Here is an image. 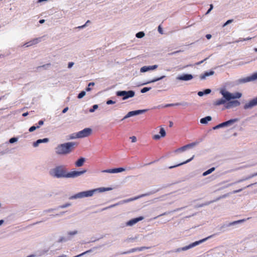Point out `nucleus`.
<instances>
[{"label":"nucleus","instance_id":"nucleus-1","mask_svg":"<svg viewBox=\"0 0 257 257\" xmlns=\"http://www.w3.org/2000/svg\"><path fill=\"white\" fill-rule=\"evenodd\" d=\"M86 172V170L82 171H72L67 172L65 168L62 166H58L54 168L51 169L49 171L50 175L55 178H76Z\"/></svg>","mask_w":257,"mask_h":257},{"label":"nucleus","instance_id":"nucleus-2","mask_svg":"<svg viewBox=\"0 0 257 257\" xmlns=\"http://www.w3.org/2000/svg\"><path fill=\"white\" fill-rule=\"evenodd\" d=\"M220 92L225 100L228 101V102L225 103L224 106L225 108L229 109L233 107L238 106L240 105V102L238 100H230L231 99L240 98L242 96V94L241 93L237 92L234 93H231L225 90H221Z\"/></svg>","mask_w":257,"mask_h":257},{"label":"nucleus","instance_id":"nucleus-3","mask_svg":"<svg viewBox=\"0 0 257 257\" xmlns=\"http://www.w3.org/2000/svg\"><path fill=\"white\" fill-rule=\"evenodd\" d=\"M111 188L109 187H101L92 190H87L79 192L70 197V199H81L83 198L90 197L92 196L94 194L97 193H101L105 191H110Z\"/></svg>","mask_w":257,"mask_h":257},{"label":"nucleus","instance_id":"nucleus-4","mask_svg":"<svg viewBox=\"0 0 257 257\" xmlns=\"http://www.w3.org/2000/svg\"><path fill=\"white\" fill-rule=\"evenodd\" d=\"M78 144L75 142H68L58 145L56 148V152L59 155H66L72 152Z\"/></svg>","mask_w":257,"mask_h":257},{"label":"nucleus","instance_id":"nucleus-5","mask_svg":"<svg viewBox=\"0 0 257 257\" xmlns=\"http://www.w3.org/2000/svg\"><path fill=\"white\" fill-rule=\"evenodd\" d=\"M92 134V130L90 128H85L77 133L73 134L70 136V139L83 138L89 136Z\"/></svg>","mask_w":257,"mask_h":257},{"label":"nucleus","instance_id":"nucleus-6","mask_svg":"<svg viewBox=\"0 0 257 257\" xmlns=\"http://www.w3.org/2000/svg\"><path fill=\"white\" fill-rule=\"evenodd\" d=\"M211 237H212V235H210V236H209L207 237H206L204 239H202L199 241H195L187 246H184V247H183L181 248H177L176 250V252H180L181 251H185L188 249H189L195 246L196 245H197L199 244L200 243L203 242L204 241L207 240L208 238H209Z\"/></svg>","mask_w":257,"mask_h":257},{"label":"nucleus","instance_id":"nucleus-7","mask_svg":"<svg viewBox=\"0 0 257 257\" xmlns=\"http://www.w3.org/2000/svg\"><path fill=\"white\" fill-rule=\"evenodd\" d=\"M116 95L118 96H122V99L125 100L130 97H133L135 96V92L133 90L126 91H118L116 92Z\"/></svg>","mask_w":257,"mask_h":257},{"label":"nucleus","instance_id":"nucleus-8","mask_svg":"<svg viewBox=\"0 0 257 257\" xmlns=\"http://www.w3.org/2000/svg\"><path fill=\"white\" fill-rule=\"evenodd\" d=\"M198 144V142H193L186 145H185L182 147H180L175 151V153H180L185 151L186 150L192 148Z\"/></svg>","mask_w":257,"mask_h":257},{"label":"nucleus","instance_id":"nucleus-9","mask_svg":"<svg viewBox=\"0 0 257 257\" xmlns=\"http://www.w3.org/2000/svg\"><path fill=\"white\" fill-rule=\"evenodd\" d=\"M146 110H137L135 111H131L127 113V114L123 118V119L131 117L134 115H138L145 112Z\"/></svg>","mask_w":257,"mask_h":257},{"label":"nucleus","instance_id":"nucleus-10","mask_svg":"<svg viewBox=\"0 0 257 257\" xmlns=\"http://www.w3.org/2000/svg\"><path fill=\"white\" fill-rule=\"evenodd\" d=\"M257 105V97L250 100L244 105V108L246 109Z\"/></svg>","mask_w":257,"mask_h":257},{"label":"nucleus","instance_id":"nucleus-11","mask_svg":"<svg viewBox=\"0 0 257 257\" xmlns=\"http://www.w3.org/2000/svg\"><path fill=\"white\" fill-rule=\"evenodd\" d=\"M257 79V73L253 74L251 76L247 77L246 78L240 79L239 80L240 83H245L247 82L254 80Z\"/></svg>","mask_w":257,"mask_h":257},{"label":"nucleus","instance_id":"nucleus-12","mask_svg":"<svg viewBox=\"0 0 257 257\" xmlns=\"http://www.w3.org/2000/svg\"><path fill=\"white\" fill-rule=\"evenodd\" d=\"M160 135H155L153 136V139L155 140H159L160 139L161 137L163 138L165 137L166 135V131L165 129L161 127L160 129V132H159Z\"/></svg>","mask_w":257,"mask_h":257},{"label":"nucleus","instance_id":"nucleus-13","mask_svg":"<svg viewBox=\"0 0 257 257\" xmlns=\"http://www.w3.org/2000/svg\"><path fill=\"white\" fill-rule=\"evenodd\" d=\"M126 169V168H118L112 169H108L103 171V172H106L109 173H116L119 172H121L122 171H125Z\"/></svg>","mask_w":257,"mask_h":257},{"label":"nucleus","instance_id":"nucleus-14","mask_svg":"<svg viewBox=\"0 0 257 257\" xmlns=\"http://www.w3.org/2000/svg\"><path fill=\"white\" fill-rule=\"evenodd\" d=\"M143 219H144V217H142V216L139 217L138 218L132 219L126 223V225L130 226H133L134 225L136 224L139 221L142 220Z\"/></svg>","mask_w":257,"mask_h":257},{"label":"nucleus","instance_id":"nucleus-15","mask_svg":"<svg viewBox=\"0 0 257 257\" xmlns=\"http://www.w3.org/2000/svg\"><path fill=\"white\" fill-rule=\"evenodd\" d=\"M193 78V76L191 74H183L182 75L178 76L177 79L183 81H188L191 80Z\"/></svg>","mask_w":257,"mask_h":257},{"label":"nucleus","instance_id":"nucleus-16","mask_svg":"<svg viewBox=\"0 0 257 257\" xmlns=\"http://www.w3.org/2000/svg\"><path fill=\"white\" fill-rule=\"evenodd\" d=\"M158 67V65H155L153 66H143L141 68L140 71L141 72H146L149 70H154L156 69Z\"/></svg>","mask_w":257,"mask_h":257},{"label":"nucleus","instance_id":"nucleus-17","mask_svg":"<svg viewBox=\"0 0 257 257\" xmlns=\"http://www.w3.org/2000/svg\"><path fill=\"white\" fill-rule=\"evenodd\" d=\"M39 41H39V38H36V39H34L29 41L28 43H25L24 44V46H25L26 47H29V46L37 44V43H39Z\"/></svg>","mask_w":257,"mask_h":257},{"label":"nucleus","instance_id":"nucleus-18","mask_svg":"<svg viewBox=\"0 0 257 257\" xmlns=\"http://www.w3.org/2000/svg\"><path fill=\"white\" fill-rule=\"evenodd\" d=\"M78 233V231L76 230L70 231L67 232L66 235L68 240L71 239L72 237L75 235H76Z\"/></svg>","mask_w":257,"mask_h":257},{"label":"nucleus","instance_id":"nucleus-19","mask_svg":"<svg viewBox=\"0 0 257 257\" xmlns=\"http://www.w3.org/2000/svg\"><path fill=\"white\" fill-rule=\"evenodd\" d=\"M238 120V118H234L230 119L228 121L223 122L224 126H230Z\"/></svg>","mask_w":257,"mask_h":257},{"label":"nucleus","instance_id":"nucleus-20","mask_svg":"<svg viewBox=\"0 0 257 257\" xmlns=\"http://www.w3.org/2000/svg\"><path fill=\"white\" fill-rule=\"evenodd\" d=\"M225 103H226V101L225 99H223V98L217 99V100H215V101H214V102H213V104L215 106L220 105L224 104H225Z\"/></svg>","mask_w":257,"mask_h":257},{"label":"nucleus","instance_id":"nucleus-21","mask_svg":"<svg viewBox=\"0 0 257 257\" xmlns=\"http://www.w3.org/2000/svg\"><path fill=\"white\" fill-rule=\"evenodd\" d=\"M178 105H184V106H188V103L187 102H184V103H170V104H166L165 107H169V106H178Z\"/></svg>","mask_w":257,"mask_h":257},{"label":"nucleus","instance_id":"nucleus-22","mask_svg":"<svg viewBox=\"0 0 257 257\" xmlns=\"http://www.w3.org/2000/svg\"><path fill=\"white\" fill-rule=\"evenodd\" d=\"M48 141H49V140L47 138L38 140L36 142H35L34 143V146L37 147L38 146V145L39 144L42 143H46V142H48Z\"/></svg>","mask_w":257,"mask_h":257},{"label":"nucleus","instance_id":"nucleus-23","mask_svg":"<svg viewBox=\"0 0 257 257\" xmlns=\"http://www.w3.org/2000/svg\"><path fill=\"white\" fill-rule=\"evenodd\" d=\"M212 118L210 116H206L204 118H202L200 119V122L202 124H206L208 121H210L211 120Z\"/></svg>","mask_w":257,"mask_h":257},{"label":"nucleus","instance_id":"nucleus-24","mask_svg":"<svg viewBox=\"0 0 257 257\" xmlns=\"http://www.w3.org/2000/svg\"><path fill=\"white\" fill-rule=\"evenodd\" d=\"M213 73H214L213 71H210L209 72H206L203 74H202L200 76V78L201 79H204L206 78V76L211 75L213 74Z\"/></svg>","mask_w":257,"mask_h":257},{"label":"nucleus","instance_id":"nucleus-25","mask_svg":"<svg viewBox=\"0 0 257 257\" xmlns=\"http://www.w3.org/2000/svg\"><path fill=\"white\" fill-rule=\"evenodd\" d=\"M215 170V168L214 167H212L211 168V169L208 170L207 171L204 172L202 175L203 176H206L210 174H211L212 172H213Z\"/></svg>","mask_w":257,"mask_h":257},{"label":"nucleus","instance_id":"nucleus-26","mask_svg":"<svg viewBox=\"0 0 257 257\" xmlns=\"http://www.w3.org/2000/svg\"><path fill=\"white\" fill-rule=\"evenodd\" d=\"M165 77V76H161V77H160L156 78H155V79H152V80H151L149 81V82H148L145 83V84H148V83H153V82H156V81H159V80H160L162 79H163V78H164Z\"/></svg>","mask_w":257,"mask_h":257},{"label":"nucleus","instance_id":"nucleus-27","mask_svg":"<svg viewBox=\"0 0 257 257\" xmlns=\"http://www.w3.org/2000/svg\"><path fill=\"white\" fill-rule=\"evenodd\" d=\"M145 195V194H143L141 196H138V197H136L134 198H131V199H128L127 200H123L122 201V203H126V202H130V201H133V200H135L136 199H137L139 198H140L141 197H142V196H144Z\"/></svg>","mask_w":257,"mask_h":257},{"label":"nucleus","instance_id":"nucleus-28","mask_svg":"<svg viewBox=\"0 0 257 257\" xmlns=\"http://www.w3.org/2000/svg\"><path fill=\"white\" fill-rule=\"evenodd\" d=\"M187 162H184L183 163H180V164H174V165H167V167L169 168V169H172V168H175V167H177L178 166H180L183 164H184V163H187Z\"/></svg>","mask_w":257,"mask_h":257},{"label":"nucleus","instance_id":"nucleus-29","mask_svg":"<svg viewBox=\"0 0 257 257\" xmlns=\"http://www.w3.org/2000/svg\"><path fill=\"white\" fill-rule=\"evenodd\" d=\"M257 176V173H255V174H252L250 176H249L248 177L244 178V179H241V180H240L239 181H238V182H241L242 181H244V180H247V179H249L254 176Z\"/></svg>","mask_w":257,"mask_h":257},{"label":"nucleus","instance_id":"nucleus-30","mask_svg":"<svg viewBox=\"0 0 257 257\" xmlns=\"http://www.w3.org/2000/svg\"><path fill=\"white\" fill-rule=\"evenodd\" d=\"M145 36V33L143 32H140L136 34V37L138 38H143Z\"/></svg>","mask_w":257,"mask_h":257},{"label":"nucleus","instance_id":"nucleus-31","mask_svg":"<svg viewBox=\"0 0 257 257\" xmlns=\"http://www.w3.org/2000/svg\"><path fill=\"white\" fill-rule=\"evenodd\" d=\"M86 94V93L84 91H82L78 95L77 97L79 98V99H80L81 98H82L83 96H85V95Z\"/></svg>","mask_w":257,"mask_h":257},{"label":"nucleus","instance_id":"nucleus-32","mask_svg":"<svg viewBox=\"0 0 257 257\" xmlns=\"http://www.w3.org/2000/svg\"><path fill=\"white\" fill-rule=\"evenodd\" d=\"M245 220L244 219H242V220H237V221H233L232 222H231L229 225H234V224H236L237 223H241V222H242L244 221Z\"/></svg>","mask_w":257,"mask_h":257},{"label":"nucleus","instance_id":"nucleus-33","mask_svg":"<svg viewBox=\"0 0 257 257\" xmlns=\"http://www.w3.org/2000/svg\"><path fill=\"white\" fill-rule=\"evenodd\" d=\"M39 128V126H32L31 127H30L29 131L30 132H32L33 131H34L35 130H36L37 128Z\"/></svg>","mask_w":257,"mask_h":257},{"label":"nucleus","instance_id":"nucleus-34","mask_svg":"<svg viewBox=\"0 0 257 257\" xmlns=\"http://www.w3.org/2000/svg\"><path fill=\"white\" fill-rule=\"evenodd\" d=\"M151 89V87H144L141 89V92L142 93H145Z\"/></svg>","mask_w":257,"mask_h":257},{"label":"nucleus","instance_id":"nucleus-35","mask_svg":"<svg viewBox=\"0 0 257 257\" xmlns=\"http://www.w3.org/2000/svg\"><path fill=\"white\" fill-rule=\"evenodd\" d=\"M68 240V239L67 237L65 238V237H61L59 238L58 242H63V241H66Z\"/></svg>","mask_w":257,"mask_h":257},{"label":"nucleus","instance_id":"nucleus-36","mask_svg":"<svg viewBox=\"0 0 257 257\" xmlns=\"http://www.w3.org/2000/svg\"><path fill=\"white\" fill-rule=\"evenodd\" d=\"M84 162H76L75 166L76 167H81L83 165Z\"/></svg>","mask_w":257,"mask_h":257},{"label":"nucleus","instance_id":"nucleus-37","mask_svg":"<svg viewBox=\"0 0 257 257\" xmlns=\"http://www.w3.org/2000/svg\"><path fill=\"white\" fill-rule=\"evenodd\" d=\"M94 85V82H90L88 84V87H87V88L86 89V91H89L90 90H91V88H89V86H93Z\"/></svg>","mask_w":257,"mask_h":257},{"label":"nucleus","instance_id":"nucleus-38","mask_svg":"<svg viewBox=\"0 0 257 257\" xmlns=\"http://www.w3.org/2000/svg\"><path fill=\"white\" fill-rule=\"evenodd\" d=\"M18 140V139L16 138H12L11 139H10V141H9V142L11 144H13L16 142H17Z\"/></svg>","mask_w":257,"mask_h":257},{"label":"nucleus","instance_id":"nucleus-39","mask_svg":"<svg viewBox=\"0 0 257 257\" xmlns=\"http://www.w3.org/2000/svg\"><path fill=\"white\" fill-rule=\"evenodd\" d=\"M98 108V105L96 104H95L93 106V108L90 109V112H93L95 109H97Z\"/></svg>","mask_w":257,"mask_h":257},{"label":"nucleus","instance_id":"nucleus-40","mask_svg":"<svg viewBox=\"0 0 257 257\" xmlns=\"http://www.w3.org/2000/svg\"><path fill=\"white\" fill-rule=\"evenodd\" d=\"M115 103V102L112 100H108L106 101V104L108 105L114 104Z\"/></svg>","mask_w":257,"mask_h":257},{"label":"nucleus","instance_id":"nucleus-41","mask_svg":"<svg viewBox=\"0 0 257 257\" xmlns=\"http://www.w3.org/2000/svg\"><path fill=\"white\" fill-rule=\"evenodd\" d=\"M70 205V204H69V203H66V204H64V205H62V206H60L59 207V208H66V207H69Z\"/></svg>","mask_w":257,"mask_h":257},{"label":"nucleus","instance_id":"nucleus-42","mask_svg":"<svg viewBox=\"0 0 257 257\" xmlns=\"http://www.w3.org/2000/svg\"><path fill=\"white\" fill-rule=\"evenodd\" d=\"M90 251H91V250H87V251H85V252H84L83 253H81V254H79V255H76V256H74V257H79V256H82V255H83V254H86V253H87V252H90Z\"/></svg>","mask_w":257,"mask_h":257},{"label":"nucleus","instance_id":"nucleus-43","mask_svg":"<svg viewBox=\"0 0 257 257\" xmlns=\"http://www.w3.org/2000/svg\"><path fill=\"white\" fill-rule=\"evenodd\" d=\"M54 210V209H47V210H45L44 212L45 213H51V212H53Z\"/></svg>","mask_w":257,"mask_h":257},{"label":"nucleus","instance_id":"nucleus-44","mask_svg":"<svg viewBox=\"0 0 257 257\" xmlns=\"http://www.w3.org/2000/svg\"><path fill=\"white\" fill-rule=\"evenodd\" d=\"M213 5L211 4L210 5V9L206 12V15L210 13V12L211 11V10L213 9Z\"/></svg>","mask_w":257,"mask_h":257},{"label":"nucleus","instance_id":"nucleus-45","mask_svg":"<svg viewBox=\"0 0 257 257\" xmlns=\"http://www.w3.org/2000/svg\"><path fill=\"white\" fill-rule=\"evenodd\" d=\"M130 139H131L132 142L133 143H135L137 141V138L135 136H133V137H131Z\"/></svg>","mask_w":257,"mask_h":257},{"label":"nucleus","instance_id":"nucleus-46","mask_svg":"<svg viewBox=\"0 0 257 257\" xmlns=\"http://www.w3.org/2000/svg\"><path fill=\"white\" fill-rule=\"evenodd\" d=\"M211 92V90L209 89H206L204 91V93L207 94Z\"/></svg>","mask_w":257,"mask_h":257},{"label":"nucleus","instance_id":"nucleus-47","mask_svg":"<svg viewBox=\"0 0 257 257\" xmlns=\"http://www.w3.org/2000/svg\"><path fill=\"white\" fill-rule=\"evenodd\" d=\"M233 21L232 20H228L224 25H223V26H225L227 25H228V24L231 23Z\"/></svg>","mask_w":257,"mask_h":257},{"label":"nucleus","instance_id":"nucleus-48","mask_svg":"<svg viewBox=\"0 0 257 257\" xmlns=\"http://www.w3.org/2000/svg\"><path fill=\"white\" fill-rule=\"evenodd\" d=\"M73 65H74V63L73 62H69L68 63V67L69 68H71L73 66Z\"/></svg>","mask_w":257,"mask_h":257},{"label":"nucleus","instance_id":"nucleus-49","mask_svg":"<svg viewBox=\"0 0 257 257\" xmlns=\"http://www.w3.org/2000/svg\"><path fill=\"white\" fill-rule=\"evenodd\" d=\"M158 31L160 33H161L162 34H163V30H162V29L161 28V26H159L158 27Z\"/></svg>","mask_w":257,"mask_h":257},{"label":"nucleus","instance_id":"nucleus-50","mask_svg":"<svg viewBox=\"0 0 257 257\" xmlns=\"http://www.w3.org/2000/svg\"><path fill=\"white\" fill-rule=\"evenodd\" d=\"M90 23V21L89 20H88L86 23H85V24H84V25L82 26H80L78 28H84L88 23Z\"/></svg>","mask_w":257,"mask_h":257},{"label":"nucleus","instance_id":"nucleus-51","mask_svg":"<svg viewBox=\"0 0 257 257\" xmlns=\"http://www.w3.org/2000/svg\"><path fill=\"white\" fill-rule=\"evenodd\" d=\"M38 124H39V125L38 126H40V125H42L44 124V121L42 120H40L38 122Z\"/></svg>","mask_w":257,"mask_h":257},{"label":"nucleus","instance_id":"nucleus-52","mask_svg":"<svg viewBox=\"0 0 257 257\" xmlns=\"http://www.w3.org/2000/svg\"><path fill=\"white\" fill-rule=\"evenodd\" d=\"M204 94V91H199L198 93V95L200 96H202Z\"/></svg>","mask_w":257,"mask_h":257},{"label":"nucleus","instance_id":"nucleus-53","mask_svg":"<svg viewBox=\"0 0 257 257\" xmlns=\"http://www.w3.org/2000/svg\"><path fill=\"white\" fill-rule=\"evenodd\" d=\"M68 110V107H65L63 110H62V113H64L65 112H67V111Z\"/></svg>","mask_w":257,"mask_h":257},{"label":"nucleus","instance_id":"nucleus-54","mask_svg":"<svg viewBox=\"0 0 257 257\" xmlns=\"http://www.w3.org/2000/svg\"><path fill=\"white\" fill-rule=\"evenodd\" d=\"M206 37L207 39H210L211 38V35L210 34H207L206 35Z\"/></svg>","mask_w":257,"mask_h":257},{"label":"nucleus","instance_id":"nucleus-55","mask_svg":"<svg viewBox=\"0 0 257 257\" xmlns=\"http://www.w3.org/2000/svg\"><path fill=\"white\" fill-rule=\"evenodd\" d=\"M219 125V127H224V123L222 122V123H221L220 124H218Z\"/></svg>","mask_w":257,"mask_h":257},{"label":"nucleus","instance_id":"nucleus-56","mask_svg":"<svg viewBox=\"0 0 257 257\" xmlns=\"http://www.w3.org/2000/svg\"><path fill=\"white\" fill-rule=\"evenodd\" d=\"M244 41L243 39L240 38L238 40L236 41L235 42L238 43V42H242V41Z\"/></svg>","mask_w":257,"mask_h":257},{"label":"nucleus","instance_id":"nucleus-57","mask_svg":"<svg viewBox=\"0 0 257 257\" xmlns=\"http://www.w3.org/2000/svg\"><path fill=\"white\" fill-rule=\"evenodd\" d=\"M77 161H85V158L81 157L77 160Z\"/></svg>","mask_w":257,"mask_h":257},{"label":"nucleus","instance_id":"nucleus-58","mask_svg":"<svg viewBox=\"0 0 257 257\" xmlns=\"http://www.w3.org/2000/svg\"><path fill=\"white\" fill-rule=\"evenodd\" d=\"M4 223V220H3V219L0 220V226L3 225Z\"/></svg>","mask_w":257,"mask_h":257},{"label":"nucleus","instance_id":"nucleus-59","mask_svg":"<svg viewBox=\"0 0 257 257\" xmlns=\"http://www.w3.org/2000/svg\"><path fill=\"white\" fill-rule=\"evenodd\" d=\"M207 59V58L205 59L204 60L198 62L197 63V65H199V64H201L202 63H203L205 60H206Z\"/></svg>","mask_w":257,"mask_h":257},{"label":"nucleus","instance_id":"nucleus-60","mask_svg":"<svg viewBox=\"0 0 257 257\" xmlns=\"http://www.w3.org/2000/svg\"><path fill=\"white\" fill-rule=\"evenodd\" d=\"M219 128H220V127H219V125L218 124V125H216L215 126H214V127H213V129H214V130H215V129Z\"/></svg>","mask_w":257,"mask_h":257},{"label":"nucleus","instance_id":"nucleus-61","mask_svg":"<svg viewBox=\"0 0 257 257\" xmlns=\"http://www.w3.org/2000/svg\"><path fill=\"white\" fill-rule=\"evenodd\" d=\"M182 209H183V208H178V209H177L176 210H174L172 211V212H175V211H179V210H181Z\"/></svg>","mask_w":257,"mask_h":257},{"label":"nucleus","instance_id":"nucleus-62","mask_svg":"<svg viewBox=\"0 0 257 257\" xmlns=\"http://www.w3.org/2000/svg\"><path fill=\"white\" fill-rule=\"evenodd\" d=\"M44 22H45V20H43H43H40V21H39V23H40V24H43V23H44Z\"/></svg>","mask_w":257,"mask_h":257},{"label":"nucleus","instance_id":"nucleus-63","mask_svg":"<svg viewBox=\"0 0 257 257\" xmlns=\"http://www.w3.org/2000/svg\"><path fill=\"white\" fill-rule=\"evenodd\" d=\"M28 114V112H25V113H24L23 114V116H27Z\"/></svg>","mask_w":257,"mask_h":257},{"label":"nucleus","instance_id":"nucleus-64","mask_svg":"<svg viewBox=\"0 0 257 257\" xmlns=\"http://www.w3.org/2000/svg\"><path fill=\"white\" fill-rule=\"evenodd\" d=\"M193 159V156L192 157H191V158L187 159L186 161H192Z\"/></svg>","mask_w":257,"mask_h":257}]
</instances>
